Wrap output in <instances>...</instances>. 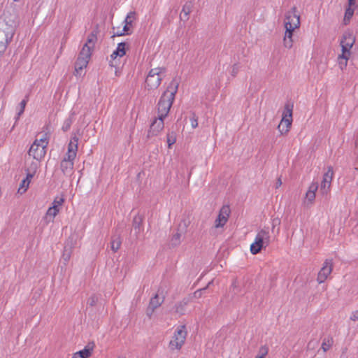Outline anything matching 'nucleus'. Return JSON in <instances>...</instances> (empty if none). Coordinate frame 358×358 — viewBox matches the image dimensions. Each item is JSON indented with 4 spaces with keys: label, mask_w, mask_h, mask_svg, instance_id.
I'll use <instances>...</instances> for the list:
<instances>
[{
    "label": "nucleus",
    "mask_w": 358,
    "mask_h": 358,
    "mask_svg": "<svg viewBox=\"0 0 358 358\" xmlns=\"http://www.w3.org/2000/svg\"><path fill=\"white\" fill-rule=\"evenodd\" d=\"M17 15L13 10L7 9L0 17V55L6 50L15 31Z\"/></svg>",
    "instance_id": "f257e3e1"
},
{
    "label": "nucleus",
    "mask_w": 358,
    "mask_h": 358,
    "mask_svg": "<svg viewBox=\"0 0 358 358\" xmlns=\"http://www.w3.org/2000/svg\"><path fill=\"white\" fill-rule=\"evenodd\" d=\"M179 81L173 78L164 92L157 104L159 117L164 119L169 114L173 104L176 94L178 92Z\"/></svg>",
    "instance_id": "f03ea898"
},
{
    "label": "nucleus",
    "mask_w": 358,
    "mask_h": 358,
    "mask_svg": "<svg viewBox=\"0 0 358 358\" xmlns=\"http://www.w3.org/2000/svg\"><path fill=\"white\" fill-rule=\"evenodd\" d=\"M269 243V231L268 229H263L257 233L254 243L251 244L250 252L252 255H257L259 253L263 248H266Z\"/></svg>",
    "instance_id": "7ed1b4c3"
},
{
    "label": "nucleus",
    "mask_w": 358,
    "mask_h": 358,
    "mask_svg": "<svg viewBox=\"0 0 358 358\" xmlns=\"http://www.w3.org/2000/svg\"><path fill=\"white\" fill-rule=\"evenodd\" d=\"M165 72V68H155L150 70L145 79V89L154 90L157 89L162 80L161 73Z\"/></svg>",
    "instance_id": "20e7f679"
},
{
    "label": "nucleus",
    "mask_w": 358,
    "mask_h": 358,
    "mask_svg": "<svg viewBox=\"0 0 358 358\" xmlns=\"http://www.w3.org/2000/svg\"><path fill=\"white\" fill-rule=\"evenodd\" d=\"M48 143L46 138H41L39 141L37 139L35 140L29 148V155L32 156L37 161H41L45 155Z\"/></svg>",
    "instance_id": "39448f33"
},
{
    "label": "nucleus",
    "mask_w": 358,
    "mask_h": 358,
    "mask_svg": "<svg viewBox=\"0 0 358 358\" xmlns=\"http://www.w3.org/2000/svg\"><path fill=\"white\" fill-rule=\"evenodd\" d=\"M91 55L92 54L90 51V49L87 48V45H83L75 63L74 74L76 76L80 75L81 71L87 67Z\"/></svg>",
    "instance_id": "423d86ee"
},
{
    "label": "nucleus",
    "mask_w": 358,
    "mask_h": 358,
    "mask_svg": "<svg viewBox=\"0 0 358 358\" xmlns=\"http://www.w3.org/2000/svg\"><path fill=\"white\" fill-rule=\"evenodd\" d=\"M300 25V16L297 13V8L293 6L285 15V27L287 31H293Z\"/></svg>",
    "instance_id": "0eeeda50"
},
{
    "label": "nucleus",
    "mask_w": 358,
    "mask_h": 358,
    "mask_svg": "<svg viewBox=\"0 0 358 358\" xmlns=\"http://www.w3.org/2000/svg\"><path fill=\"white\" fill-rule=\"evenodd\" d=\"M185 329V326L182 325L176 330L173 339L169 343V347L171 350H180L182 348L187 336Z\"/></svg>",
    "instance_id": "6e6552de"
},
{
    "label": "nucleus",
    "mask_w": 358,
    "mask_h": 358,
    "mask_svg": "<svg viewBox=\"0 0 358 358\" xmlns=\"http://www.w3.org/2000/svg\"><path fill=\"white\" fill-rule=\"evenodd\" d=\"M333 270V259H327L320 271L318 273L317 281L318 283L321 284L324 282L328 276L331 274Z\"/></svg>",
    "instance_id": "1a4fd4ad"
},
{
    "label": "nucleus",
    "mask_w": 358,
    "mask_h": 358,
    "mask_svg": "<svg viewBox=\"0 0 358 358\" xmlns=\"http://www.w3.org/2000/svg\"><path fill=\"white\" fill-rule=\"evenodd\" d=\"M231 213V209L229 206H223L220 211L217 219L215 221L214 227L215 228L223 227L227 222L229 215Z\"/></svg>",
    "instance_id": "9d476101"
},
{
    "label": "nucleus",
    "mask_w": 358,
    "mask_h": 358,
    "mask_svg": "<svg viewBox=\"0 0 358 358\" xmlns=\"http://www.w3.org/2000/svg\"><path fill=\"white\" fill-rule=\"evenodd\" d=\"M164 127V119L158 117L155 118L150 124V129L148 131L147 139L158 135V134L163 129Z\"/></svg>",
    "instance_id": "9b49d317"
},
{
    "label": "nucleus",
    "mask_w": 358,
    "mask_h": 358,
    "mask_svg": "<svg viewBox=\"0 0 358 358\" xmlns=\"http://www.w3.org/2000/svg\"><path fill=\"white\" fill-rule=\"evenodd\" d=\"M333 173V169L330 166L329 167L328 171L324 174L323 180L320 185V192L322 194H327L329 192L331 187Z\"/></svg>",
    "instance_id": "f8f14e48"
},
{
    "label": "nucleus",
    "mask_w": 358,
    "mask_h": 358,
    "mask_svg": "<svg viewBox=\"0 0 358 358\" xmlns=\"http://www.w3.org/2000/svg\"><path fill=\"white\" fill-rule=\"evenodd\" d=\"M74 159L75 158H69L68 156H65L61 161L60 169L64 176H70L73 173Z\"/></svg>",
    "instance_id": "ddd939ff"
},
{
    "label": "nucleus",
    "mask_w": 358,
    "mask_h": 358,
    "mask_svg": "<svg viewBox=\"0 0 358 358\" xmlns=\"http://www.w3.org/2000/svg\"><path fill=\"white\" fill-rule=\"evenodd\" d=\"M125 46L126 43L122 42L118 43L116 50L110 55L111 60L110 61V65L111 66H116L117 65L115 61L117 57H122L126 54Z\"/></svg>",
    "instance_id": "4468645a"
},
{
    "label": "nucleus",
    "mask_w": 358,
    "mask_h": 358,
    "mask_svg": "<svg viewBox=\"0 0 358 358\" xmlns=\"http://www.w3.org/2000/svg\"><path fill=\"white\" fill-rule=\"evenodd\" d=\"M78 138L76 136H73L69 143L68 152L66 156H68L69 158H76L78 150Z\"/></svg>",
    "instance_id": "2eb2a0df"
},
{
    "label": "nucleus",
    "mask_w": 358,
    "mask_h": 358,
    "mask_svg": "<svg viewBox=\"0 0 358 358\" xmlns=\"http://www.w3.org/2000/svg\"><path fill=\"white\" fill-rule=\"evenodd\" d=\"M143 216L140 215H136L132 222V230L134 231L135 239H138V234L142 231V224H143ZM132 231H131V233Z\"/></svg>",
    "instance_id": "dca6fc26"
},
{
    "label": "nucleus",
    "mask_w": 358,
    "mask_h": 358,
    "mask_svg": "<svg viewBox=\"0 0 358 358\" xmlns=\"http://www.w3.org/2000/svg\"><path fill=\"white\" fill-rule=\"evenodd\" d=\"M190 301L191 297L188 296L183 298L180 301L176 303L174 306L175 313L180 315H185L186 311V306L189 304Z\"/></svg>",
    "instance_id": "f3484780"
},
{
    "label": "nucleus",
    "mask_w": 358,
    "mask_h": 358,
    "mask_svg": "<svg viewBox=\"0 0 358 358\" xmlns=\"http://www.w3.org/2000/svg\"><path fill=\"white\" fill-rule=\"evenodd\" d=\"M73 248V242L72 238H69L64 245L63 254H62V259L64 262V264L68 262L71 257L72 250Z\"/></svg>",
    "instance_id": "a211bd4d"
},
{
    "label": "nucleus",
    "mask_w": 358,
    "mask_h": 358,
    "mask_svg": "<svg viewBox=\"0 0 358 358\" xmlns=\"http://www.w3.org/2000/svg\"><path fill=\"white\" fill-rule=\"evenodd\" d=\"M292 117H282V120L278 126V129L281 134H287L292 126Z\"/></svg>",
    "instance_id": "6ab92c4d"
},
{
    "label": "nucleus",
    "mask_w": 358,
    "mask_h": 358,
    "mask_svg": "<svg viewBox=\"0 0 358 358\" xmlns=\"http://www.w3.org/2000/svg\"><path fill=\"white\" fill-rule=\"evenodd\" d=\"M355 42V38L350 32H345L341 41V45H343L348 49H351Z\"/></svg>",
    "instance_id": "aec40b11"
},
{
    "label": "nucleus",
    "mask_w": 358,
    "mask_h": 358,
    "mask_svg": "<svg viewBox=\"0 0 358 358\" xmlns=\"http://www.w3.org/2000/svg\"><path fill=\"white\" fill-rule=\"evenodd\" d=\"M94 348V343H92V345H90V343H89L85 348L80 350L79 352H76L73 357L76 358H88L91 356L92 352L93 351Z\"/></svg>",
    "instance_id": "412c9836"
},
{
    "label": "nucleus",
    "mask_w": 358,
    "mask_h": 358,
    "mask_svg": "<svg viewBox=\"0 0 358 358\" xmlns=\"http://www.w3.org/2000/svg\"><path fill=\"white\" fill-rule=\"evenodd\" d=\"M97 41L96 31H92L87 36V42L84 45H87V48L90 49V52L92 53L94 50V45Z\"/></svg>",
    "instance_id": "4be33fe9"
},
{
    "label": "nucleus",
    "mask_w": 358,
    "mask_h": 358,
    "mask_svg": "<svg viewBox=\"0 0 358 358\" xmlns=\"http://www.w3.org/2000/svg\"><path fill=\"white\" fill-rule=\"evenodd\" d=\"M122 244L121 238L120 235H114L111 237L110 248L116 252L120 248Z\"/></svg>",
    "instance_id": "5701e85b"
},
{
    "label": "nucleus",
    "mask_w": 358,
    "mask_h": 358,
    "mask_svg": "<svg viewBox=\"0 0 358 358\" xmlns=\"http://www.w3.org/2000/svg\"><path fill=\"white\" fill-rule=\"evenodd\" d=\"M164 299L161 300L159 298L158 294H155L154 297H152L149 303L150 309L151 310V313H153L155 310L159 307L163 303Z\"/></svg>",
    "instance_id": "b1692460"
},
{
    "label": "nucleus",
    "mask_w": 358,
    "mask_h": 358,
    "mask_svg": "<svg viewBox=\"0 0 358 358\" xmlns=\"http://www.w3.org/2000/svg\"><path fill=\"white\" fill-rule=\"evenodd\" d=\"M292 32L293 31H287L286 30L285 37H284V45L285 48H291L292 47Z\"/></svg>",
    "instance_id": "393cba45"
},
{
    "label": "nucleus",
    "mask_w": 358,
    "mask_h": 358,
    "mask_svg": "<svg viewBox=\"0 0 358 358\" xmlns=\"http://www.w3.org/2000/svg\"><path fill=\"white\" fill-rule=\"evenodd\" d=\"M354 14V9L352 8H348L345 10L344 17H343V24L347 25L350 23V20Z\"/></svg>",
    "instance_id": "a878e982"
},
{
    "label": "nucleus",
    "mask_w": 358,
    "mask_h": 358,
    "mask_svg": "<svg viewBox=\"0 0 358 358\" xmlns=\"http://www.w3.org/2000/svg\"><path fill=\"white\" fill-rule=\"evenodd\" d=\"M293 104L287 103L285 105L282 117H292Z\"/></svg>",
    "instance_id": "bb28decb"
},
{
    "label": "nucleus",
    "mask_w": 358,
    "mask_h": 358,
    "mask_svg": "<svg viewBox=\"0 0 358 358\" xmlns=\"http://www.w3.org/2000/svg\"><path fill=\"white\" fill-rule=\"evenodd\" d=\"M180 238H181V234L177 232L174 235H173L171 241H170V245L171 247H176L180 245Z\"/></svg>",
    "instance_id": "cd10ccee"
},
{
    "label": "nucleus",
    "mask_w": 358,
    "mask_h": 358,
    "mask_svg": "<svg viewBox=\"0 0 358 358\" xmlns=\"http://www.w3.org/2000/svg\"><path fill=\"white\" fill-rule=\"evenodd\" d=\"M167 143L169 148H171V145H173L176 141V135L174 131H171L167 134Z\"/></svg>",
    "instance_id": "c85d7f7f"
},
{
    "label": "nucleus",
    "mask_w": 358,
    "mask_h": 358,
    "mask_svg": "<svg viewBox=\"0 0 358 358\" xmlns=\"http://www.w3.org/2000/svg\"><path fill=\"white\" fill-rule=\"evenodd\" d=\"M333 338H324L323 340L322 344V349L324 352H327L333 345Z\"/></svg>",
    "instance_id": "c756f323"
},
{
    "label": "nucleus",
    "mask_w": 358,
    "mask_h": 358,
    "mask_svg": "<svg viewBox=\"0 0 358 358\" xmlns=\"http://www.w3.org/2000/svg\"><path fill=\"white\" fill-rule=\"evenodd\" d=\"M31 167L32 168L33 171L30 172L29 169H28L27 170V177H26V178H24L26 180L29 181V182H31V179L34 177V174H35V173L36 171L37 164L32 163L31 165Z\"/></svg>",
    "instance_id": "7c9ffc66"
},
{
    "label": "nucleus",
    "mask_w": 358,
    "mask_h": 358,
    "mask_svg": "<svg viewBox=\"0 0 358 358\" xmlns=\"http://www.w3.org/2000/svg\"><path fill=\"white\" fill-rule=\"evenodd\" d=\"M341 50L342 53L338 55L339 59H348L350 55V49H348V48L341 45Z\"/></svg>",
    "instance_id": "2f4dec72"
},
{
    "label": "nucleus",
    "mask_w": 358,
    "mask_h": 358,
    "mask_svg": "<svg viewBox=\"0 0 358 358\" xmlns=\"http://www.w3.org/2000/svg\"><path fill=\"white\" fill-rule=\"evenodd\" d=\"M29 181H27L25 179H24L20 185L18 192H20V194H23L24 192H25L27 188L29 187Z\"/></svg>",
    "instance_id": "473e14b6"
},
{
    "label": "nucleus",
    "mask_w": 358,
    "mask_h": 358,
    "mask_svg": "<svg viewBox=\"0 0 358 358\" xmlns=\"http://www.w3.org/2000/svg\"><path fill=\"white\" fill-rule=\"evenodd\" d=\"M193 8V3L192 1H187L182 7V13H185L189 15Z\"/></svg>",
    "instance_id": "72a5a7b5"
},
{
    "label": "nucleus",
    "mask_w": 358,
    "mask_h": 358,
    "mask_svg": "<svg viewBox=\"0 0 358 358\" xmlns=\"http://www.w3.org/2000/svg\"><path fill=\"white\" fill-rule=\"evenodd\" d=\"M59 211V208H56L55 206L50 207L46 213V216H51L55 217Z\"/></svg>",
    "instance_id": "f704fd0d"
},
{
    "label": "nucleus",
    "mask_w": 358,
    "mask_h": 358,
    "mask_svg": "<svg viewBox=\"0 0 358 358\" xmlns=\"http://www.w3.org/2000/svg\"><path fill=\"white\" fill-rule=\"evenodd\" d=\"M135 16H136V12H134V11L129 12L127 14L126 18L124 19V22L127 23V24H132L133 19L135 18Z\"/></svg>",
    "instance_id": "c9c22d12"
},
{
    "label": "nucleus",
    "mask_w": 358,
    "mask_h": 358,
    "mask_svg": "<svg viewBox=\"0 0 358 358\" xmlns=\"http://www.w3.org/2000/svg\"><path fill=\"white\" fill-rule=\"evenodd\" d=\"M27 101H28V96H26L25 99H23L20 102V111L17 113V118H19V117L24 113V108H25V106H26V104H27Z\"/></svg>",
    "instance_id": "e433bc0d"
},
{
    "label": "nucleus",
    "mask_w": 358,
    "mask_h": 358,
    "mask_svg": "<svg viewBox=\"0 0 358 358\" xmlns=\"http://www.w3.org/2000/svg\"><path fill=\"white\" fill-rule=\"evenodd\" d=\"M268 348L267 346L264 345L262 346L259 349V355L256 357V358H265L266 355L268 354Z\"/></svg>",
    "instance_id": "4c0bfd02"
},
{
    "label": "nucleus",
    "mask_w": 358,
    "mask_h": 358,
    "mask_svg": "<svg viewBox=\"0 0 358 358\" xmlns=\"http://www.w3.org/2000/svg\"><path fill=\"white\" fill-rule=\"evenodd\" d=\"M191 125L192 128H196L198 127V117L196 114L192 112L190 117Z\"/></svg>",
    "instance_id": "58836bf2"
},
{
    "label": "nucleus",
    "mask_w": 358,
    "mask_h": 358,
    "mask_svg": "<svg viewBox=\"0 0 358 358\" xmlns=\"http://www.w3.org/2000/svg\"><path fill=\"white\" fill-rule=\"evenodd\" d=\"M98 302V297L95 294H92L87 300V305L94 306Z\"/></svg>",
    "instance_id": "ea45409f"
},
{
    "label": "nucleus",
    "mask_w": 358,
    "mask_h": 358,
    "mask_svg": "<svg viewBox=\"0 0 358 358\" xmlns=\"http://www.w3.org/2000/svg\"><path fill=\"white\" fill-rule=\"evenodd\" d=\"M71 124H72V120L71 118L66 119L62 125V129L64 131H67L70 129Z\"/></svg>",
    "instance_id": "a19ab883"
},
{
    "label": "nucleus",
    "mask_w": 358,
    "mask_h": 358,
    "mask_svg": "<svg viewBox=\"0 0 358 358\" xmlns=\"http://www.w3.org/2000/svg\"><path fill=\"white\" fill-rule=\"evenodd\" d=\"M213 283V281H210L208 282V284L207 285L206 287L202 288V289H199L198 290H196V292H194V296L196 297V298H200L202 295V292L206 290L211 284Z\"/></svg>",
    "instance_id": "79ce46f5"
},
{
    "label": "nucleus",
    "mask_w": 358,
    "mask_h": 358,
    "mask_svg": "<svg viewBox=\"0 0 358 358\" xmlns=\"http://www.w3.org/2000/svg\"><path fill=\"white\" fill-rule=\"evenodd\" d=\"M305 199L308 202H309L310 203H312L315 199V194L310 192H307L306 194Z\"/></svg>",
    "instance_id": "37998d69"
},
{
    "label": "nucleus",
    "mask_w": 358,
    "mask_h": 358,
    "mask_svg": "<svg viewBox=\"0 0 358 358\" xmlns=\"http://www.w3.org/2000/svg\"><path fill=\"white\" fill-rule=\"evenodd\" d=\"M317 189H318V183L317 182H313L309 186L308 192L315 194Z\"/></svg>",
    "instance_id": "c03bdc74"
},
{
    "label": "nucleus",
    "mask_w": 358,
    "mask_h": 358,
    "mask_svg": "<svg viewBox=\"0 0 358 358\" xmlns=\"http://www.w3.org/2000/svg\"><path fill=\"white\" fill-rule=\"evenodd\" d=\"M64 201L63 198L57 197L52 203V206H55L56 208H59V206H62Z\"/></svg>",
    "instance_id": "a18cd8bd"
},
{
    "label": "nucleus",
    "mask_w": 358,
    "mask_h": 358,
    "mask_svg": "<svg viewBox=\"0 0 358 358\" xmlns=\"http://www.w3.org/2000/svg\"><path fill=\"white\" fill-rule=\"evenodd\" d=\"M338 60L339 66L342 70L347 66L348 59H339V57H338Z\"/></svg>",
    "instance_id": "49530a36"
},
{
    "label": "nucleus",
    "mask_w": 358,
    "mask_h": 358,
    "mask_svg": "<svg viewBox=\"0 0 358 358\" xmlns=\"http://www.w3.org/2000/svg\"><path fill=\"white\" fill-rule=\"evenodd\" d=\"M239 71V66L238 64H234L232 66V70L231 72V75L233 77H236Z\"/></svg>",
    "instance_id": "de8ad7c7"
},
{
    "label": "nucleus",
    "mask_w": 358,
    "mask_h": 358,
    "mask_svg": "<svg viewBox=\"0 0 358 358\" xmlns=\"http://www.w3.org/2000/svg\"><path fill=\"white\" fill-rule=\"evenodd\" d=\"M131 24H127V23H124V25L123 27V29L122 30V32L124 33V35H129L131 34V31H130V29H129V26Z\"/></svg>",
    "instance_id": "09e8293b"
},
{
    "label": "nucleus",
    "mask_w": 358,
    "mask_h": 358,
    "mask_svg": "<svg viewBox=\"0 0 358 358\" xmlns=\"http://www.w3.org/2000/svg\"><path fill=\"white\" fill-rule=\"evenodd\" d=\"M350 320L352 321H357L358 320V310L353 311L351 316Z\"/></svg>",
    "instance_id": "8fccbe9b"
},
{
    "label": "nucleus",
    "mask_w": 358,
    "mask_h": 358,
    "mask_svg": "<svg viewBox=\"0 0 358 358\" xmlns=\"http://www.w3.org/2000/svg\"><path fill=\"white\" fill-rule=\"evenodd\" d=\"M180 18L181 20L187 21L189 20V14L181 12Z\"/></svg>",
    "instance_id": "3c124183"
},
{
    "label": "nucleus",
    "mask_w": 358,
    "mask_h": 358,
    "mask_svg": "<svg viewBox=\"0 0 358 358\" xmlns=\"http://www.w3.org/2000/svg\"><path fill=\"white\" fill-rule=\"evenodd\" d=\"M124 33L122 31V30H117V31H113V35L112 37H115V36H124Z\"/></svg>",
    "instance_id": "603ef678"
},
{
    "label": "nucleus",
    "mask_w": 358,
    "mask_h": 358,
    "mask_svg": "<svg viewBox=\"0 0 358 358\" xmlns=\"http://www.w3.org/2000/svg\"><path fill=\"white\" fill-rule=\"evenodd\" d=\"M355 3H356L355 0H348V5H349L348 8H351L352 6H355Z\"/></svg>",
    "instance_id": "864d4df0"
},
{
    "label": "nucleus",
    "mask_w": 358,
    "mask_h": 358,
    "mask_svg": "<svg viewBox=\"0 0 358 358\" xmlns=\"http://www.w3.org/2000/svg\"><path fill=\"white\" fill-rule=\"evenodd\" d=\"M282 185V180L280 178H278L276 182V188H278Z\"/></svg>",
    "instance_id": "5fc2aeb1"
},
{
    "label": "nucleus",
    "mask_w": 358,
    "mask_h": 358,
    "mask_svg": "<svg viewBox=\"0 0 358 358\" xmlns=\"http://www.w3.org/2000/svg\"><path fill=\"white\" fill-rule=\"evenodd\" d=\"M231 286L234 288V289H236L238 287V282L236 280H234L232 282V285Z\"/></svg>",
    "instance_id": "6e6d98bb"
},
{
    "label": "nucleus",
    "mask_w": 358,
    "mask_h": 358,
    "mask_svg": "<svg viewBox=\"0 0 358 358\" xmlns=\"http://www.w3.org/2000/svg\"><path fill=\"white\" fill-rule=\"evenodd\" d=\"M146 313H147L148 316H149L150 317L153 314V313H151V310L150 309V306L148 307L147 310H146Z\"/></svg>",
    "instance_id": "4d7b16f0"
},
{
    "label": "nucleus",
    "mask_w": 358,
    "mask_h": 358,
    "mask_svg": "<svg viewBox=\"0 0 358 358\" xmlns=\"http://www.w3.org/2000/svg\"><path fill=\"white\" fill-rule=\"evenodd\" d=\"M14 1H19L20 0H13Z\"/></svg>",
    "instance_id": "13d9d810"
},
{
    "label": "nucleus",
    "mask_w": 358,
    "mask_h": 358,
    "mask_svg": "<svg viewBox=\"0 0 358 358\" xmlns=\"http://www.w3.org/2000/svg\"><path fill=\"white\" fill-rule=\"evenodd\" d=\"M72 358H76V357H72Z\"/></svg>",
    "instance_id": "bf43d9fd"
}]
</instances>
